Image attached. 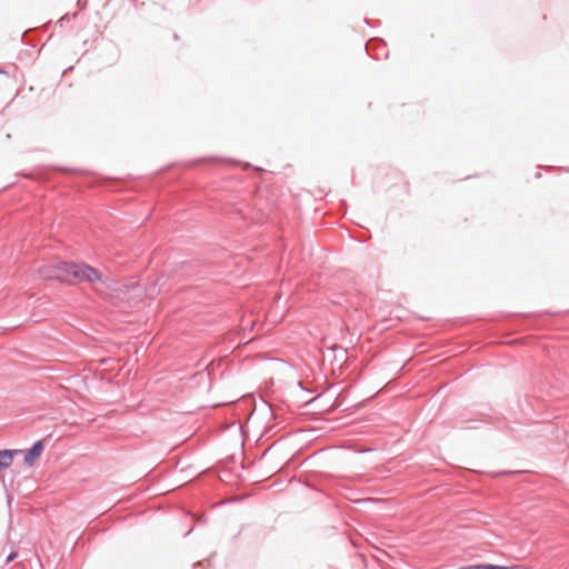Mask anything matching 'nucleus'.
I'll use <instances>...</instances> for the list:
<instances>
[{
  "label": "nucleus",
  "instance_id": "1",
  "mask_svg": "<svg viewBox=\"0 0 569 569\" xmlns=\"http://www.w3.org/2000/svg\"><path fill=\"white\" fill-rule=\"evenodd\" d=\"M39 272L42 278L57 279L61 282L72 283L76 281H87L93 283L99 281L104 283L100 272L88 264L60 262L57 264L43 266L40 268Z\"/></svg>",
  "mask_w": 569,
  "mask_h": 569
},
{
  "label": "nucleus",
  "instance_id": "2",
  "mask_svg": "<svg viewBox=\"0 0 569 569\" xmlns=\"http://www.w3.org/2000/svg\"><path fill=\"white\" fill-rule=\"evenodd\" d=\"M43 451L42 441H37L33 446L27 451L24 455V463L28 466H32L34 461L40 457Z\"/></svg>",
  "mask_w": 569,
  "mask_h": 569
},
{
  "label": "nucleus",
  "instance_id": "3",
  "mask_svg": "<svg viewBox=\"0 0 569 569\" xmlns=\"http://www.w3.org/2000/svg\"><path fill=\"white\" fill-rule=\"evenodd\" d=\"M13 453L12 450H0V468H8L12 463Z\"/></svg>",
  "mask_w": 569,
  "mask_h": 569
},
{
  "label": "nucleus",
  "instance_id": "4",
  "mask_svg": "<svg viewBox=\"0 0 569 569\" xmlns=\"http://www.w3.org/2000/svg\"><path fill=\"white\" fill-rule=\"evenodd\" d=\"M375 47H379L381 50L385 49V44L383 43H379L378 41L376 40H370L367 44H366V50H367V53L370 54V56H373L372 53V50Z\"/></svg>",
  "mask_w": 569,
  "mask_h": 569
},
{
  "label": "nucleus",
  "instance_id": "5",
  "mask_svg": "<svg viewBox=\"0 0 569 569\" xmlns=\"http://www.w3.org/2000/svg\"><path fill=\"white\" fill-rule=\"evenodd\" d=\"M377 49H379V50H378V53L373 54V57H375L376 59H380V58H381V54H380V53H381V51H382V50H381L379 47H377Z\"/></svg>",
  "mask_w": 569,
  "mask_h": 569
},
{
  "label": "nucleus",
  "instance_id": "6",
  "mask_svg": "<svg viewBox=\"0 0 569 569\" xmlns=\"http://www.w3.org/2000/svg\"><path fill=\"white\" fill-rule=\"evenodd\" d=\"M14 558H16V553H11V555L8 557L7 561H8V562H10V561H12Z\"/></svg>",
  "mask_w": 569,
  "mask_h": 569
},
{
  "label": "nucleus",
  "instance_id": "7",
  "mask_svg": "<svg viewBox=\"0 0 569 569\" xmlns=\"http://www.w3.org/2000/svg\"><path fill=\"white\" fill-rule=\"evenodd\" d=\"M507 569H522V568L519 566H511V567H507Z\"/></svg>",
  "mask_w": 569,
  "mask_h": 569
}]
</instances>
